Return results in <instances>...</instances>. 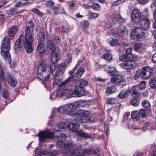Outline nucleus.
<instances>
[{"label":"nucleus","instance_id":"obj_1","mask_svg":"<svg viewBox=\"0 0 156 156\" xmlns=\"http://www.w3.org/2000/svg\"><path fill=\"white\" fill-rule=\"evenodd\" d=\"M34 30V24L32 21H29L27 23L25 30V35L21 34L16 41L15 44V48L16 52L19 51L22 47L20 44L22 41L24 44L26 51L28 53L33 51V48L32 45V42L34 40L32 35Z\"/></svg>","mask_w":156,"mask_h":156},{"label":"nucleus","instance_id":"obj_2","mask_svg":"<svg viewBox=\"0 0 156 156\" xmlns=\"http://www.w3.org/2000/svg\"><path fill=\"white\" fill-rule=\"evenodd\" d=\"M64 148L67 151L66 154L73 156H84L86 155V149L82 150V145H73V143L64 144Z\"/></svg>","mask_w":156,"mask_h":156},{"label":"nucleus","instance_id":"obj_3","mask_svg":"<svg viewBox=\"0 0 156 156\" xmlns=\"http://www.w3.org/2000/svg\"><path fill=\"white\" fill-rule=\"evenodd\" d=\"M11 39L6 37H4L2 41L1 46V54L6 63L10 64L11 62V57L9 50L10 48V40Z\"/></svg>","mask_w":156,"mask_h":156},{"label":"nucleus","instance_id":"obj_4","mask_svg":"<svg viewBox=\"0 0 156 156\" xmlns=\"http://www.w3.org/2000/svg\"><path fill=\"white\" fill-rule=\"evenodd\" d=\"M76 116L74 117L76 118L74 119L75 121L78 122H88L92 121L93 118L89 116L90 112L87 111L78 109V112H75Z\"/></svg>","mask_w":156,"mask_h":156},{"label":"nucleus","instance_id":"obj_5","mask_svg":"<svg viewBox=\"0 0 156 156\" xmlns=\"http://www.w3.org/2000/svg\"><path fill=\"white\" fill-rule=\"evenodd\" d=\"M48 68L47 65L44 63H42L39 65L37 69V73L39 79L42 81H47L48 80L50 76L49 73H48L45 75V72Z\"/></svg>","mask_w":156,"mask_h":156},{"label":"nucleus","instance_id":"obj_6","mask_svg":"<svg viewBox=\"0 0 156 156\" xmlns=\"http://www.w3.org/2000/svg\"><path fill=\"white\" fill-rule=\"evenodd\" d=\"M66 68L65 63H63L56 66H53L50 67V70L52 75L54 76L61 75L64 72Z\"/></svg>","mask_w":156,"mask_h":156},{"label":"nucleus","instance_id":"obj_7","mask_svg":"<svg viewBox=\"0 0 156 156\" xmlns=\"http://www.w3.org/2000/svg\"><path fill=\"white\" fill-rule=\"evenodd\" d=\"M73 93V89L70 86H69L65 87L59 89L57 93L56 94L58 97L64 96L67 98H70L72 97Z\"/></svg>","mask_w":156,"mask_h":156},{"label":"nucleus","instance_id":"obj_8","mask_svg":"<svg viewBox=\"0 0 156 156\" xmlns=\"http://www.w3.org/2000/svg\"><path fill=\"white\" fill-rule=\"evenodd\" d=\"M130 37L133 40L139 39L145 37V34L142 30L139 27L134 28L132 31Z\"/></svg>","mask_w":156,"mask_h":156},{"label":"nucleus","instance_id":"obj_9","mask_svg":"<svg viewBox=\"0 0 156 156\" xmlns=\"http://www.w3.org/2000/svg\"><path fill=\"white\" fill-rule=\"evenodd\" d=\"M57 126L58 127L59 129H65L67 128L72 131L77 132V130L79 128V124L78 123L71 122L69 123H62L59 125H57Z\"/></svg>","mask_w":156,"mask_h":156},{"label":"nucleus","instance_id":"obj_10","mask_svg":"<svg viewBox=\"0 0 156 156\" xmlns=\"http://www.w3.org/2000/svg\"><path fill=\"white\" fill-rule=\"evenodd\" d=\"M36 136H39V140L40 141L44 142L47 141L48 139L52 138L53 134L50 131L47 130L41 131Z\"/></svg>","mask_w":156,"mask_h":156},{"label":"nucleus","instance_id":"obj_11","mask_svg":"<svg viewBox=\"0 0 156 156\" xmlns=\"http://www.w3.org/2000/svg\"><path fill=\"white\" fill-rule=\"evenodd\" d=\"M129 59V60L121 64V66L122 68L125 69L133 68L136 66V64L134 61L135 59H133L131 58Z\"/></svg>","mask_w":156,"mask_h":156},{"label":"nucleus","instance_id":"obj_12","mask_svg":"<svg viewBox=\"0 0 156 156\" xmlns=\"http://www.w3.org/2000/svg\"><path fill=\"white\" fill-rule=\"evenodd\" d=\"M147 46L146 44L143 43L136 44L134 46V49L136 51L143 54L147 51Z\"/></svg>","mask_w":156,"mask_h":156},{"label":"nucleus","instance_id":"obj_13","mask_svg":"<svg viewBox=\"0 0 156 156\" xmlns=\"http://www.w3.org/2000/svg\"><path fill=\"white\" fill-rule=\"evenodd\" d=\"M131 19L135 23H139L141 20L140 11L137 9H134L131 15Z\"/></svg>","mask_w":156,"mask_h":156},{"label":"nucleus","instance_id":"obj_14","mask_svg":"<svg viewBox=\"0 0 156 156\" xmlns=\"http://www.w3.org/2000/svg\"><path fill=\"white\" fill-rule=\"evenodd\" d=\"M110 81L113 83L118 84L124 85L125 84L124 80L123 77L121 75H116L113 76L111 78Z\"/></svg>","mask_w":156,"mask_h":156},{"label":"nucleus","instance_id":"obj_15","mask_svg":"<svg viewBox=\"0 0 156 156\" xmlns=\"http://www.w3.org/2000/svg\"><path fill=\"white\" fill-rule=\"evenodd\" d=\"M66 113L70 116L74 117L76 116V114H74L75 112H78V110H76L73 108V104H70L66 105Z\"/></svg>","mask_w":156,"mask_h":156},{"label":"nucleus","instance_id":"obj_16","mask_svg":"<svg viewBox=\"0 0 156 156\" xmlns=\"http://www.w3.org/2000/svg\"><path fill=\"white\" fill-rule=\"evenodd\" d=\"M18 30V27L16 26H12L10 27L8 31V35L6 37L10 39H13L14 34L16 33Z\"/></svg>","mask_w":156,"mask_h":156},{"label":"nucleus","instance_id":"obj_17","mask_svg":"<svg viewBox=\"0 0 156 156\" xmlns=\"http://www.w3.org/2000/svg\"><path fill=\"white\" fill-rule=\"evenodd\" d=\"M152 72V70L148 66H146L142 68L141 71V74L144 78H148L151 75Z\"/></svg>","mask_w":156,"mask_h":156},{"label":"nucleus","instance_id":"obj_18","mask_svg":"<svg viewBox=\"0 0 156 156\" xmlns=\"http://www.w3.org/2000/svg\"><path fill=\"white\" fill-rule=\"evenodd\" d=\"M45 45L44 44H38L37 47L36 53L40 57L42 56L45 51Z\"/></svg>","mask_w":156,"mask_h":156},{"label":"nucleus","instance_id":"obj_19","mask_svg":"<svg viewBox=\"0 0 156 156\" xmlns=\"http://www.w3.org/2000/svg\"><path fill=\"white\" fill-rule=\"evenodd\" d=\"M60 52L59 50H56L55 52L50 53L51 55V60L53 64H55L57 62L59 59L60 56Z\"/></svg>","mask_w":156,"mask_h":156},{"label":"nucleus","instance_id":"obj_20","mask_svg":"<svg viewBox=\"0 0 156 156\" xmlns=\"http://www.w3.org/2000/svg\"><path fill=\"white\" fill-rule=\"evenodd\" d=\"M141 27L144 30H147L149 27L150 22L148 19L147 17H145L141 19L139 22Z\"/></svg>","mask_w":156,"mask_h":156},{"label":"nucleus","instance_id":"obj_21","mask_svg":"<svg viewBox=\"0 0 156 156\" xmlns=\"http://www.w3.org/2000/svg\"><path fill=\"white\" fill-rule=\"evenodd\" d=\"M47 48L49 51V52L50 53L55 52L56 50L59 51L58 49L55 48V44L51 40H49L48 41Z\"/></svg>","mask_w":156,"mask_h":156},{"label":"nucleus","instance_id":"obj_22","mask_svg":"<svg viewBox=\"0 0 156 156\" xmlns=\"http://www.w3.org/2000/svg\"><path fill=\"white\" fill-rule=\"evenodd\" d=\"M66 105L60 106L58 109L55 108L53 110V113L51 117L53 118L56 115L57 113L56 112L58 111V112L60 113H66V109L65 108Z\"/></svg>","mask_w":156,"mask_h":156},{"label":"nucleus","instance_id":"obj_23","mask_svg":"<svg viewBox=\"0 0 156 156\" xmlns=\"http://www.w3.org/2000/svg\"><path fill=\"white\" fill-rule=\"evenodd\" d=\"M74 91L75 94L79 97L83 95L85 93V91L83 88L77 86L75 87Z\"/></svg>","mask_w":156,"mask_h":156},{"label":"nucleus","instance_id":"obj_24","mask_svg":"<svg viewBox=\"0 0 156 156\" xmlns=\"http://www.w3.org/2000/svg\"><path fill=\"white\" fill-rule=\"evenodd\" d=\"M58 138L60 140L57 142L56 144L57 147H62L64 145V144H63V141L66 139V135L64 133L61 134L58 137Z\"/></svg>","mask_w":156,"mask_h":156},{"label":"nucleus","instance_id":"obj_25","mask_svg":"<svg viewBox=\"0 0 156 156\" xmlns=\"http://www.w3.org/2000/svg\"><path fill=\"white\" fill-rule=\"evenodd\" d=\"M86 155L89 154L91 156H98L99 154V151L98 149L94 150L93 149H86Z\"/></svg>","mask_w":156,"mask_h":156},{"label":"nucleus","instance_id":"obj_26","mask_svg":"<svg viewBox=\"0 0 156 156\" xmlns=\"http://www.w3.org/2000/svg\"><path fill=\"white\" fill-rule=\"evenodd\" d=\"M139 87L137 86L133 87L130 90V92L133 96L135 95V97H139L140 95V92Z\"/></svg>","mask_w":156,"mask_h":156},{"label":"nucleus","instance_id":"obj_27","mask_svg":"<svg viewBox=\"0 0 156 156\" xmlns=\"http://www.w3.org/2000/svg\"><path fill=\"white\" fill-rule=\"evenodd\" d=\"M132 48H128L125 50L126 55H127L128 57L129 58H131L133 59H136L137 57L135 55H134L132 53Z\"/></svg>","mask_w":156,"mask_h":156},{"label":"nucleus","instance_id":"obj_28","mask_svg":"<svg viewBox=\"0 0 156 156\" xmlns=\"http://www.w3.org/2000/svg\"><path fill=\"white\" fill-rule=\"evenodd\" d=\"M8 76L7 81L9 85L12 87H15L17 83L16 79L13 77H12L9 75H8Z\"/></svg>","mask_w":156,"mask_h":156},{"label":"nucleus","instance_id":"obj_29","mask_svg":"<svg viewBox=\"0 0 156 156\" xmlns=\"http://www.w3.org/2000/svg\"><path fill=\"white\" fill-rule=\"evenodd\" d=\"M88 84V82L85 80H77L76 83V86L83 88Z\"/></svg>","mask_w":156,"mask_h":156},{"label":"nucleus","instance_id":"obj_30","mask_svg":"<svg viewBox=\"0 0 156 156\" xmlns=\"http://www.w3.org/2000/svg\"><path fill=\"white\" fill-rule=\"evenodd\" d=\"M38 44H44L45 41V36L44 33L41 32H39L37 35Z\"/></svg>","mask_w":156,"mask_h":156},{"label":"nucleus","instance_id":"obj_31","mask_svg":"<svg viewBox=\"0 0 156 156\" xmlns=\"http://www.w3.org/2000/svg\"><path fill=\"white\" fill-rule=\"evenodd\" d=\"M107 69L108 73L110 76H114L117 74V71L114 67L108 66Z\"/></svg>","mask_w":156,"mask_h":156},{"label":"nucleus","instance_id":"obj_32","mask_svg":"<svg viewBox=\"0 0 156 156\" xmlns=\"http://www.w3.org/2000/svg\"><path fill=\"white\" fill-rule=\"evenodd\" d=\"M85 72L84 69L83 68L79 69L74 75L73 78L76 79H79L82 75Z\"/></svg>","mask_w":156,"mask_h":156},{"label":"nucleus","instance_id":"obj_33","mask_svg":"<svg viewBox=\"0 0 156 156\" xmlns=\"http://www.w3.org/2000/svg\"><path fill=\"white\" fill-rule=\"evenodd\" d=\"M138 97H133L130 99L129 101L130 103L134 106H137L140 103Z\"/></svg>","mask_w":156,"mask_h":156},{"label":"nucleus","instance_id":"obj_34","mask_svg":"<svg viewBox=\"0 0 156 156\" xmlns=\"http://www.w3.org/2000/svg\"><path fill=\"white\" fill-rule=\"evenodd\" d=\"M76 135L80 137H82L85 138H90L91 135L82 131H78L76 132Z\"/></svg>","mask_w":156,"mask_h":156},{"label":"nucleus","instance_id":"obj_35","mask_svg":"<svg viewBox=\"0 0 156 156\" xmlns=\"http://www.w3.org/2000/svg\"><path fill=\"white\" fill-rule=\"evenodd\" d=\"M131 117L134 119H138L140 117L139 112L137 111H133L131 113Z\"/></svg>","mask_w":156,"mask_h":156},{"label":"nucleus","instance_id":"obj_36","mask_svg":"<svg viewBox=\"0 0 156 156\" xmlns=\"http://www.w3.org/2000/svg\"><path fill=\"white\" fill-rule=\"evenodd\" d=\"M109 43L112 46H115L119 45L120 43L119 41L116 39L112 38L108 41Z\"/></svg>","mask_w":156,"mask_h":156},{"label":"nucleus","instance_id":"obj_37","mask_svg":"<svg viewBox=\"0 0 156 156\" xmlns=\"http://www.w3.org/2000/svg\"><path fill=\"white\" fill-rule=\"evenodd\" d=\"M149 85L152 88H156V78H152L149 82Z\"/></svg>","mask_w":156,"mask_h":156},{"label":"nucleus","instance_id":"obj_38","mask_svg":"<svg viewBox=\"0 0 156 156\" xmlns=\"http://www.w3.org/2000/svg\"><path fill=\"white\" fill-rule=\"evenodd\" d=\"M65 61L68 64L71 63L72 60V56L71 54L68 53L65 57Z\"/></svg>","mask_w":156,"mask_h":156},{"label":"nucleus","instance_id":"obj_39","mask_svg":"<svg viewBox=\"0 0 156 156\" xmlns=\"http://www.w3.org/2000/svg\"><path fill=\"white\" fill-rule=\"evenodd\" d=\"M127 93L128 92L126 90H123L118 95V96L119 98H124L127 96Z\"/></svg>","mask_w":156,"mask_h":156},{"label":"nucleus","instance_id":"obj_40","mask_svg":"<svg viewBox=\"0 0 156 156\" xmlns=\"http://www.w3.org/2000/svg\"><path fill=\"white\" fill-rule=\"evenodd\" d=\"M107 103L110 104H114L118 102L117 100L115 98H108L107 100Z\"/></svg>","mask_w":156,"mask_h":156},{"label":"nucleus","instance_id":"obj_41","mask_svg":"<svg viewBox=\"0 0 156 156\" xmlns=\"http://www.w3.org/2000/svg\"><path fill=\"white\" fill-rule=\"evenodd\" d=\"M153 19L154 21L152 26L154 28H156V9H155L152 13Z\"/></svg>","mask_w":156,"mask_h":156},{"label":"nucleus","instance_id":"obj_42","mask_svg":"<svg viewBox=\"0 0 156 156\" xmlns=\"http://www.w3.org/2000/svg\"><path fill=\"white\" fill-rule=\"evenodd\" d=\"M5 71V69L2 68L1 65L0 63V79L3 80H5V77L4 76Z\"/></svg>","mask_w":156,"mask_h":156},{"label":"nucleus","instance_id":"obj_43","mask_svg":"<svg viewBox=\"0 0 156 156\" xmlns=\"http://www.w3.org/2000/svg\"><path fill=\"white\" fill-rule=\"evenodd\" d=\"M116 90V87L114 86L108 87L106 90V93H113Z\"/></svg>","mask_w":156,"mask_h":156},{"label":"nucleus","instance_id":"obj_44","mask_svg":"<svg viewBox=\"0 0 156 156\" xmlns=\"http://www.w3.org/2000/svg\"><path fill=\"white\" fill-rule=\"evenodd\" d=\"M142 105L143 107L147 109L151 107L149 102L147 100H144L142 101Z\"/></svg>","mask_w":156,"mask_h":156},{"label":"nucleus","instance_id":"obj_45","mask_svg":"<svg viewBox=\"0 0 156 156\" xmlns=\"http://www.w3.org/2000/svg\"><path fill=\"white\" fill-rule=\"evenodd\" d=\"M88 14L90 18H95L98 17L99 15L98 13H93L89 11L88 12Z\"/></svg>","mask_w":156,"mask_h":156},{"label":"nucleus","instance_id":"obj_46","mask_svg":"<svg viewBox=\"0 0 156 156\" xmlns=\"http://www.w3.org/2000/svg\"><path fill=\"white\" fill-rule=\"evenodd\" d=\"M103 58L107 61H110L112 59L111 55L109 53H106L103 55Z\"/></svg>","mask_w":156,"mask_h":156},{"label":"nucleus","instance_id":"obj_47","mask_svg":"<svg viewBox=\"0 0 156 156\" xmlns=\"http://www.w3.org/2000/svg\"><path fill=\"white\" fill-rule=\"evenodd\" d=\"M119 34L122 36L124 35H126L127 34L126 28H124L123 29L121 30L119 32Z\"/></svg>","mask_w":156,"mask_h":156},{"label":"nucleus","instance_id":"obj_48","mask_svg":"<svg viewBox=\"0 0 156 156\" xmlns=\"http://www.w3.org/2000/svg\"><path fill=\"white\" fill-rule=\"evenodd\" d=\"M54 4V2L51 0H49L45 2V5L47 7H51Z\"/></svg>","mask_w":156,"mask_h":156},{"label":"nucleus","instance_id":"obj_49","mask_svg":"<svg viewBox=\"0 0 156 156\" xmlns=\"http://www.w3.org/2000/svg\"><path fill=\"white\" fill-rule=\"evenodd\" d=\"M70 31V29L66 25L62 27V31L65 34H67Z\"/></svg>","mask_w":156,"mask_h":156},{"label":"nucleus","instance_id":"obj_50","mask_svg":"<svg viewBox=\"0 0 156 156\" xmlns=\"http://www.w3.org/2000/svg\"><path fill=\"white\" fill-rule=\"evenodd\" d=\"M93 9L96 10H99L101 9V8L100 6L98 3H94L92 6Z\"/></svg>","mask_w":156,"mask_h":156},{"label":"nucleus","instance_id":"obj_51","mask_svg":"<svg viewBox=\"0 0 156 156\" xmlns=\"http://www.w3.org/2000/svg\"><path fill=\"white\" fill-rule=\"evenodd\" d=\"M67 4L69 8L71 9H72L73 7H74L76 5L75 3L74 2L71 1H69L67 3Z\"/></svg>","mask_w":156,"mask_h":156},{"label":"nucleus","instance_id":"obj_52","mask_svg":"<svg viewBox=\"0 0 156 156\" xmlns=\"http://www.w3.org/2000/svg\"><path fill=\"white\" fill-rule=\"evenodd\" d=\"M73 108L75 109V108H77L81 106V102L79 101H77L75 102L73 104Z\"/></svg>","mask_w":156,"mask_h":156},{"label":"nucleus","instance_id":"obj_53","mask_svg":"<svg viewBox=\"0 0 156 156\" xmlns=\"http://www.w3.org/2000/svg\"><path fill=\"white\" fill-rule=\"evenodd\" d=\"M31 11L37 14L38 16H42V15L43 14L38 9L35 8L32 9H31Z\"/></svg>","mask_w":156,"mask_h":156},{"label":"nucleus","instance_id":"obj_54","mask_svg":"<svg viewBox=\"0 0 156 156\" xmlns=\"http://www.w3.org/2000/svg\"><path fill=\"white\" fill-rule=\"evenodd\" d=\"M139 114L140 115V116H142L143 117H146V113L145 112V110L144 109H141L139 112Z\"/></svg>","mask_w":156,"mask_h":156},{"label":"nucleus","instance_id":"obj_55","mask_svg":"<svg viewBox=\"0 0 156 156\" xmlns=\"http://www.w3.org/2000/svg\"><path fill=\"white\" fill-rule=\"evenodd\" d=\"M146 82L145 81H143L140 82L139 85V89H144L145 87Z\"/></svg>","mask_w":156,"mask_h":156},{"label":"nucleus","instance_id":"obj_56","mask_svg":"<svg viewBox=\"0 0 156 156\" xmlns=\"http://www.w3.org/2000/svg\"><path fill=\"white\" fill-rule=\"evenodd\" d=\"M119 58L121 61L125 62L127 60V58H129V57H128L126 55H122L119 56Z\"/></svg>","mask_w":156,"mask_h":156},{"label":"nucleus","instance_id":"obj_57","mask_svg":"<svg viewBox=\"0 0 156 156\" xmlns=\"http://www.w3.org/2000/svg\"><path fill=\"white\" fill-rule=\"evenodd\" d=\"M16 10L15 8H12L6 11V13L8 14H12L15 12Z\"/></svg>","mask_w":156,"mask_h":156},{"label":"nucleus","instance_id":"obj_58","mask_svg":"<svg viewBox=\"0 0 156 156\" xmlns=\"http://www.w3.org/2000/svg\"><path fill=\"white\" fill-rule=\"evenodd\" d=\"M140 73L141 72H140L139 71H136L134 73V79L135 80L137 79L140 77Z\"/></svg>","mask_w":156,"mask_h":156},{"label":"nucleus","instance_id":"obj_59","mask_svg":"<svg viewBox=\"0 0 156 156\" xmlns=\"http://www.w3.org/2000/svg\"><path fill=\"white\" fill-rule=\"evenodd\" d=\"M61 80L59 79H54L53 81V84L54 85H58L59 83L60 82Z\"/></svg>","mask_w":156,"mask_h":156},{"label":"nucleus","instance_id":"obj_60","mask_svg":"<svg viewBox=\"0 0 156 156\" xmlns=\"http://www.w3.org/2000/svg\"><path fill=\"white\" fill-rule=\"evenodd\" d=\"M53 10L55 14H57L58 13L59 8L57 6H54L53 8Z\"/></svg>","mask_w":156,"mask_h":156},{"label":"nucleus","instance_id":"obj_61","mask_svg":"<svg viewBox=\"0 0 156 156\" xmlns=\"http://www.w3.org/2000/svg\"><path fill=\"white\" fill-rule=\"evenodd\" d=\"M138 3L140 4H145L148 2V0H137Z\"/></svg>","mask_w":156,"mask_h":156},{"label":"nucleus","instance_id":"obj_62","mask_svg":"<svg viewBox=\"0 0 156 156\" xmlns=\"http://www.w3.org/2000/svg\"><path fill=\"white\" fill-rule=\"evenodd\" d=\"M151 7L152 9L156 8V0L154 1L151 5Z\"/></svg>","mask_w":156,"mask_h":156},{"label":"nucleus","instance_id":"obj_63","mask_svg":"<svg viewBox=\"0 0 156 156\" xmlns=\"http://www.w3.org/2000/svg\"><path fill=\"white\" fill-rule=\"evenodd\" d=\"M53 40L56 43L58 44L60 42L61 40L60 37H56Z\"/></svg>","mask_w":156,"mask_h":156},{"label":"nucleus","instance_id":"obj_64","mask_svg":"<svg viewBox=\"0 0 156 156\" xmlns=\"http://www.w3.org/2000/svg\"><path fill=\"white\" fill-rule=\"evenodd\" d=\"M3 96L4 98L7 99L8 98L9 96L8 92L6 91H4L3 93Z\"/></svg>","mask_w":156,"mask_h":156}]
</instances>
